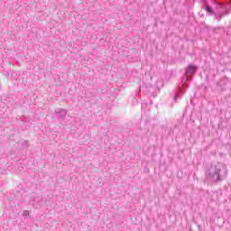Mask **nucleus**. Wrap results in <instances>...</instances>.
I'll use <instances>...</instances> for the list:
<instances>
[{
    "label": "nucleus",
    "mask_w": 231,
    "mask_h": 231,
    "mask_svg": "<svg viewBox=\"0 0 231 231\" xmlns=\"http://www.w3.org/2000/svg\"><path fill=\"white\" fill-rule=\"evenodd\" d=\"M182 87H183L184 88H189V85H188L187 83H182Z\"/></svg>",
    "instance_id": "7"
},
{
    "label": "nucleus",
    "mask_w": 231,
    "mask_h": 231,
    "mask_svg": "<svg viewBox=\"0 0 231 231\" xmlns=\"http://www.w3.org/2000/svg\"><path fill=\"white\" fill-rule=\"evenodd\" d=\"M196 71H198V66L195 64L188 65L185 69L184 76L181 79V82H190V80H192V77L196 75Z\"/></svg>",
    "instance_id": "3"
},
{
    "label": "nucleus",
    "mask_w": 231,
    "mask_h": 231,
    "mask_svg": "<svg viewBox=\"0 0 231 231\" xmlns=\"http://www.w3.org/2000/svg\"><path fill=\"white\" fill-rule=\"evenodd\" d=\"M149 88V89H148ZM142 89H148V91H151V89H152V86L148 85V86H143Z\"/></svg>",
    "instance_id": "5"
},
{
    "label": "nucleus",
    "mask_w": 231,
    "mask_h": 231,
    "mask_svg": "<svg viewBox=\"0 0 231 231\" xmlns=\"http://www.w3.org/2000/svg\"><path fill=\"white\" fill-rule=\"evenodd\" d=\"M55 113L58 120H63V118H66V115H68V111L62 108L55 109Z\"/></svg>",
    "instance_id": "4"
},
{
    "label": "nucleus",
    "mask_w": 231,
    "mask_h": 231,
    "mask_svg": "<svg viewBox=\"0 0 231 231\" xmlns=\"http://www.w3.org/2000/svg\"><path fill=\"white\" fill-rule=\"evenodd\" d=\"M204 3V10L208 15H214L215 19L221 21L228 14L230 5L223 4L217 0H201Z\"/></svg>",
    "instance_id": "1"
},
{
    "label": "nucleus",
    "mask_w": 231,
    "mask_h": 231,
    "mask_svg": "<svg viewBox=\"0 0 231 231\" xmlns=\"http://www.w3.org/2000/svg\"><path fill=\"white\" fill-rule=\"evenodd\" d=\"M227 174L226 166L221 162L211 164L206 170L208 180H210L213 183H221L226 178Z\"/></svg>",
    "instance_id": "2"
},
{
    "label": "nucleus",
    "mask_w": 231,
    "mask_h": 231,
    "mask_svg": "<svg viewBox=\"0 0 231 231\" xmlns=\"http://www.w3.org/2000/svg\"><path fill=\"white\" fill-rule=\"evenodd\" d=\"M23 217H28L30 216V211H28V210H23Z\"/></svg>",
    "instance_id": "6"
},
{
    "label": "nucleus",
    "mask_w": 231,
    "mask_h": 231,
    "mask_svg": "<svg viewBox=\"0 0 231 231\" xmlns=\"http://www.w3.org/2000/svg\"><path fill=\"white\" fill-rule=\"evenodd\" d=\"M174 100H176V97H174Z\"/></svg>",
    "instance_id": "8"
}]
</instances>
